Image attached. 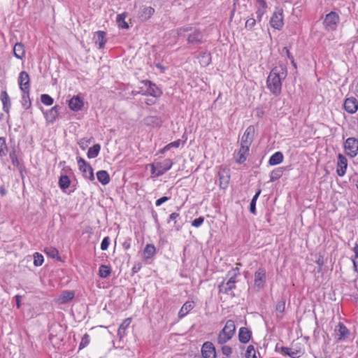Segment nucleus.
Instances as JSON below:
<instances>
[{
  "instance_id": "63",
  "label": "nucleus",
  "mask_w": 358,
  "mask_h": 358,
  "mask_svg": "<svg viewBox=\"0 0 358 358\" xmlns=\"http://www.w3.org/2000/svg\"><path fill=\"white\" fill-rule=\"evenodd\" d=\"M23 106L25 108H29L31 106V103L30 100H26L25 102L23 103Z\"/></svg>"
},
{
  "instance_id": "15",
  "label": "nucleus",
  "mask_w": 358,
  "mask_h": 358,
  "mask_svg": "<svg viewBox=\"0 0 358 358\" xmlns=\"http://www.w3.org/2000/svg\"><path fill=\"white\" fill-rule=\"evenodd\" d=\"M343 107L348 113L354 114L358 110V101L355 97L347 98L344 101Z\"/></svg>"
},
{
  "instance_id": "51",
  "label": "nucleus",
  "mask_w": 358,
  "mask_h": 358,
  "mask_svg": "<svg viewBox=\"0 0 358 358\" xmlns=\"http://www.w3.org/2000/svg\"><path fill=\"white\" fill-rule=\"evenodd\" d=\"M266 8H261V7H259L257 9L256 13H257V16L259 21L261 20L262 16L264 15V14L266 12Z\"/></svg>"
},
{
  "instance_id": "27",
  "label": "nucleus",
  "mask_w": 358,
  "mask_h": 358,
  "mask_svg": "<svg viewBox=\"0 0 358 358\" xmlns=\"http://www.w3.org/2000/svg\"><path fill=\"white\" fill-rule=\"evenodd\" d=\"M143 259L145 260L152 258L156 254V248L153 244H147L143 250Z\"/></svg>"
},
{
  "instance_id": "5",
  "label": "nucleus",
  "mask_w": 358,
  "mask_h": 358,
  "mask_svg": "<svg viewBox=\"0 0 358 358\" xmlns=\"http://www.w3.org/2000/svg\"><path fill=\"white\" fill-rule=\"evenodd\" d=\"M233 273L231 276L229 278L226 283L222 282L220 285V292L224 293H228L236 287V278L239 274V268L238 267L234 268L231 271ZM231 271L229 272L230 274Z\"/></svg>"
},
{
  "instance_id": "52",
  "label": "nucleus",
  "mask_w": 358,
  "mask_h": 358,
  "mask_svg": "<svg viewBox=\"0 0 358 358\" xmlns=\"http://www.w3.org/2000/svg\"><path fill=\"white\" fill-rule=\"evenodd\" d=\"M170 199V197H168V196H162L159 199H158L156 202H155V205L156 206H161L162 203H164V202L169 201Z\"/></svg>"
},
{
  "instance_id": "41",
  "label": "nucleus",
  "mask_w": 358,
  "mask_h": 358,
  "mask_svg": "<svg viewBox=\"0 0 358 358\" xmlns=\"http://www.w3.org/2000/svg\"><path fill=\"white\" fill-rule=\"evenodd\" d=\"M245 357L246 358H257V352L252 345L248 346Z\"/></svg>"
},
{
  "instance_id": "21",
  "label": "nucleus",
  "mask_w": 358,
  "mask_h": 358,
  "mask_svg": "<svg viewBox=\"0 0 358 358\" xmlns=\"http://www.w3.org/2000/svg\"><path fill=\"white\" fill-rule=\"evenodd\" d=\"M59 107L55 106L50 110L44 113L45 120L50 123L54 122L59 116Z\"/></svg>"
},
{
  "instance_id": "60",
  "label": "nucleus",
  "mask_w": 358,
  "mask_h": 358,
  "mask_svg": "<svg viewBox=\"0 0 358 358\" xmlns=\"http://www.w3.org/2000/svg\"><path fill=\"white\" fill-rule=\"evenodd\" d=\"M255 205H256V202L251 201L250 204V211L253 213L255 211Z\"/></svg>"
},
{
  "instance_id": "30",
  "label": "nucleus",
  "mask_w": 358,
  "mask_h": 358,
  "mask_svg": "<svg viewBox=\"0 0 358 358\" xmlns=\"http://www.w3.org/2000/svg\"><path fill=\"white\" fill-rule=\"evenodd\" d=\"M97 180L103 185L110 182V178L106 171L101 170L96 172Z\"/></svg>"
},
{
  "instance_id": "31",
  "label": "nucleus",
  "mask_w": 358,
  "mask_h": 358,
  "mask_svg": "<svg viewBox=\"0 0 358 358\" xmlns=\"http://www.w3.org/2000/svg\"><path fill=\"white\" fill-rule=\"evenodd\" d=\"M284 159L283 155L281 152H276L271 156L268 160V164L271 166H275L282 162Z\"/></svg>"
},
{
  "instance_id": "47",
  "label": "nucleus",
  "mask_w": 358,
  "mask_h": 358,
  "mask_svg": "<svg viewBox=\"0 0 358 358\" xmlns=\"http://www.w3.org/2000/svg\"><path fill=\"white\" fill-rule=\"evenodd\" d=\"M180 143H181V140L178 139L173 142H171V143L167 144L166 146L168 148V150H169L173 148H179L180 145Z\"/></svg>"
},
{
  "instance_id": "9",
  "label": "nucleus",
  "mask_w": 358,
  "mask_h": 358,
  "mask_svg": "<svg viewBox=\"0 0 358 358\" xmlns=\"http://www.w3.org/2000/svg\"><path fill=\"white\" fill-rule=\"evenodd\" d=\"M280 352L284 355H287L291 358H299L304 353L303 348L292 343L291 347H282Z\"/></svg>"
},
{
  "instance_id": "4",
  "label": "nucleus",
  "mask_w": 358,
  "mask_h": 358,
  "mask_svg": "<svg viewBox=\"0 0 358 358\" xmlns=\"http://www.w3.org/2000/svg\"><path fill=\"white\" fill-rule=\"evenodd\" d=\"M270 24L275 29L280 30L284 25L283 9L282 8H275L270 19Z\"/></svg>"
},
{
  "instance_id": "35",
  "label": "nucleus",
  "mask_w": 358,
  "mask_h": 358,
  "mask_svg": "<svg viewBox=\"0 0 358 358\" xmlns=\"http://www.w3.org/2000/svg\"><path fill=\"white\" fill-rule=\"evenodd\" d=\"M44 252L51 258H57L58 260L61 259L58 250L54 247L50 246L45 248Z\"/></svg>"
},
{
  "instance_id": "45",
  "label": "nucleus",
  "mask_w": 358,
  "mask_h": 358,
  "mask_svg": "<svg viewBox=\"0 0 358 358\" xmlns=\"http://www.w3.org/2000/svg\"><path fill=\"white\" fill-rule=\"evenodd\" d=\"M7 148L6 139L0 137V156L5 155V150Z\"/></svg>"
},
{
  "instance_id": "54",
  "label": "nucleus",
  "mask_w": 358,
  "mask_h": 358,
  "mask_svg": "<svg viewBox=\"0 0 358 358\" xmlns=\"http://www.w3.org/2000/svg\"><path fill=\"white\" fill-rule=\"evenodd\" d=\"M352 262L355 271L358 272V255L353 257Z\"/></svg>"
},
{
  "instance_id": "62",
  "label": "nucleus",
  "mask_w": 358,
  "mask_h": 358,
  "mask_svg": "<svg viewBox=\"0 0 358 358\" xmlns=\"http://www.w3.org/2000/svg\"><path fill=\"white\" fill-rule=\"evenodd\" d=\"M0 194L1 196H5L6 194V189L4 185H1L0 187Z\"/></svg>"
},
{
  "instance_id": "42",
  "label": "nucleus",
  "mask_w": 358,
  "mask_h": 358,
  "mask_svg": "<svg viewBox=\"0 0 358 358\" xmlns=\"http://www.w3.org/2000/svg\"><path fill=\"white\" fill-rule=\"evenodd\" d=\"M43 257L41 254L38 253V252H35L34 254V264L36 266H40L43 264Z\"/></svg>"
},
{
  "instance_id": "57",
  "label": "nucleus",
  "mask_w": 358,
  "mask_h": 358,
  "mask_svg": "<svg viewBox=\"0 0 358 358\" xmlns=\"http://www.w3.org/2000/svg\"><path fill=\"white\" fill-rule=\"evenodd\" d=\"M283 50L285 52V53H286L287 57L289 58V59H292V58L294 57L292 55V54H291V52L289 51V49L287 47H285L283 48Z\"/></svg>"
},
{
  "instance_id": "40",
  "label": "nucleus",
  "mask_w": 358,
  "mask_h": 358,
  "mask_svg": "<svg viewBox=\"0 0 358 358\" xmlns=\"http://www.w3.org/2000/svg\"><path fill=\"white\" fill-rule=\"evenodd\" d=\"M90 343V338L88 334H85L81 338L80 343L79 344V350H83L85 347H87Z\"/></svg>"
},
{
  "instance_id": "38",
  "label": "nucleus",
  "mask_w": 358,
  "mask_h": 358,
  "mask_svg": "<svg viewBox=\"0 0 358 358\" xmlns=\"http://www.w3.org/2000/svg\"><path fill=\"white\" fill-rule=\"evenodd\" d=\"M284 168L279 167L271 172V181L274 182L276 180L279 179L283 174Z\"/></svg>"
},
{
  "instance_id": "33",
  "label": "nucleus",
  "mask_w": 358,
  "mask_h": 358,
  "mask_svg": "<svg viewBox=\"0 0 358 358\" xmlns=\"http://www.w3.org/2000/svg\"><path fill=\"white\" fill-rule=\"evenodd\" d=\"M59 187L63 191L68 189L71 185V180L66 175H62L59 178Z\"/></svg>"
},
{
  "instance_id": "29",
  "label": "nucleus",
  "mask_w": 358,
  "mask_h": 358,
  "mask_svg": "<svg viewBox=\"0 0 358 358\" xmlns=\"http://www.w3.org/2000/svg\"><path fill=\"white\" fill-rule=\"evenodd\" d=\"M13 53L15 57L22 59L25 56L24 45L22 43H16L13 48Z\"/></svg>"
},
{
  "instance_id": "22",
  "label": "nucleus",
  "mask_w": 358,
  "mask_h": 358,
  "mask_svg": "<svg viewBox=\"0 0 358 358\" xmlns=\"http://www.w3.org/2000/svg\"><path fill=\"white\" fill-rule=\"evenodd\" d=\"M335 332L338 340H344L349 334V331L347 327L341 322L336 327Z\"/></svg>"
},
{
  "instance_id": "10",
  "label": "nucleus",
  "mask_w": 358,
  "mask_h": 358,
  "mask_svg": "<svg viewBox=\"0 0 358 358\" xmlns=\"http://www.w3.org/2000/svg\"><path fill=\"white\" fill-rule=\"evenodd\" d=\"M344 150L347 155L355 157L358 153V140L355 138H348L344 143Z\"/></svg>"
},
{
  "instance_id": "56",
  "label": "nucleus",
  "mask_w": 358,
  "mask_h": 358,
  "mask_svg": "<svg viewBox=\"0 0 358 358\" xmlns=\"http://www.w3.org/2000/svg\"><path fill=\"white\" fill-rule=\"evenodd\" d=\"M179 217V214L177 213H173L170 215V221L176 222V219Z\"/></svg>"
},
{
  "instance_id": "25",
  "label": "nucleus",
  "mask_w": 358,
  "mask_h": 358,
  "mask_svg": "<svg viewBox=\"0 0 358 358\" xmlns=\"http://www.w3.org/2000/svg\"><path fill=\"white\" fill-rule=\"evenodd\" d=\"M194 306L193 301H186L179 310L178 317L182 318L186 316L194 308Z\"/></svg>"
},
{
  "instance_id": "2",
  "label": "nucleus",
  "mask_w": 358,
  "mask_h": 358,
  "mask_svg": "<svg viewBox=\"0 0 358 358\" xmlns=\"http://www.w3.org/2000/svg\"><path fill=\"white\" fill-rule=\"evenodd\" d=\"M236 331L235 322L232 320L226 322L224 328L219 333L217 336V343L224 344L231 339Z\"/></svg>"
},
{
  "instance_id": "23",
  "label": "nucleus",
  "mask_w": 358,
  "mask_h": 358,
  "mask_svg": "<svg viewBox=\"0 0 358 358\" xmlns=\"http://www.w3.org/2000/svg\"><path fill=\"white\" fill-rule=\"evenodd\" d=\"M74 292L72 291H64L57 299L56 302L59 304H64L71 301L74 298Z\"/></svg>"
},
{
  "instance_id": "34",
  "label": "nucleus",
  "mask_w": 358,
  "mask_h": 358,
  "mask_svg": "<svg viewBox=\"0 0 358 358\" xmlns=\"http://www.w3.org/2000/svg\"><path fill=\"white\" fill-rule=\"evenodd\" d=\"M255 133V129L252 126H249L245 131L243 135L241 137L242 141L252 142L253 141Z\"/></svg>"
},
{
  "instance_id": "39",
  "label": "nucleus",
  "mask_w": 358,
  "mask_h": 358,
  "mask_svg": "<svg viewBox=\"0 0 358 358\" xmlns=\"http://www.w3.org/2000/svg\"><path fill=\"white\" fill-rule=\"evenodd\" d=\"M155 13V9L150 6L145 7L141 15L143 20L149 19Z\"/></svg>"
},
{
  "instance_id": "64",
  "label": "nucleus",
  "mask_w": 358,
  "mask_h": 358,
  "mask_svg": "<svg viewBox=\"0 0 358 358\" xmlns=\"http://www.w3.org/2000/svg\"><path fill=\"white\" fill-rule=\"evenodd\" d=\"M352 250L355 252V256H357L358 255V244L357 243H356L354 245Z\"/></svg>"
},
{
  "instance_id": "20",
  "label": "nucleus",
  "mask_w": 358,
  "mask_h": 358,
  "mask_svg": "<svg viewBox=\"0 0 358 358\" xmlns=\"http://www.w3.org/2000/svg\"><path fill=\"white\" fill-rule=\"evenodd\" d=\"M0 100L2 103V108L3 111L9 114L11 108V101L9 95L7 92L3 90L0 93Z\"/></svg>"
},
{
  "instance_id": "18",
  "label": "nucleus",
  "mask_w": 358,
  "mask_h": 358,
  "mask_svg": "<svg viewBox=\"0 0 358 358\" xmlns=\"http://www.w3.org/2000/svg\"><path fill=\"white\" fill-rule=\"evenodd\" d=\"M220 186L221 188L225 189L228 187L230 180V175L228 170L222 169L218 172Z\"/></svg>"
},
{
  "instance_id": "1",
  "label": "nucleus",
  "mask_w": 358,
  "mask_h": 358,
  "mask_svg": "<svg viewBox=\"0 0 358 358\" xmlns=\"http://www.w3.org/2000/svg\"><path fill=\"white\" fill-rule=\"evenodd\" d=\"M287 76V69L283 64H279L272 69L266 79V87L272 94L278 96L281 94L282 81Z\"/></svg>"
},
{
  "instance_id": "53",
  "label": "nucleus",
  "mask_w": 358,
  "mask_h": 358,
  "mask_svg": "<svg viewBox=\"0 0 358 358\" xmlns=\"http://www.w3.org/2000/svg\"><path fill=\"white\" fill-rule=\"evenodd\" d=\"M252 144V142L245 141L241 140V147L248 149L250 150V145Z\"/></svg>"
},
{
  "instance_id": "3",
  "label": "nucleus",
  "mask_w": 358,
  "mask_h": 358,
  "mask_svg": "<svg viewBox=\"0 0 358 358\" xmlns=\"http://www.w3.org/2000/svg\"><path fill=\"white\" fill-rule=\"evenodd\" d=\"M173 163L171 159H166L163 162L151 164V173L154 177L162 176L170 170Z\"/></svg>"
},
{
  "instance_id": "6",
  "label": "nucleus",
  "mask_w": 358,
  "mask_h": 358,
  "mask_svg": "<svg viewBox=\"0 0 358 358\" xmlns=\"http://www.w3.org/2000/svg\"><path fill=\"white\" fill-rule=\"evenodd\" d=\"M339 21L340 17L338 14L334 11H331L326 15L323 24L327 30L334 31L336 29Z\"/></svg>"
},
{
  "instance_id": "14",
  "label": "nucleus",
  "mask_w": 358,
  "mask_h": 358,
  "mask_svg": "<svg viewBox=\"0 0 358 358\" xmlns=\"http://www.w3.org/2000/svg\"><path fill=\"white\" fill-rule=\"evenodd\" d=\"M201 354L203 358H215L216 351L213 344L210 342H206L201 348Z\"/></svg>"
},
{
  "instance_id": "26",
  "label": "nucleus",
  "mask_w": 358,
  "mask_h": 358,
  "mask_svg": "<svg viewBox=\"0 0 358 358\" xmlns=\"http://www.w3.org/2000/svg\"><path fill=\"white\" fill-rule=\"evenodd\" d=\"M132 321L131 317H127L124 319L122 322L120 324L118 329H117V336L121 339L123 337H124L127 334L126 330L130 325L131 322Z\"/></svg>"
},
{
  "instance_id": "61",
  "label": "nucleus",
  "mask_w": 358,
  "mask_h": 358,
  "mask_svg": "<svg viewBox=\"0 0 358 358\" xmlns=\"http://www.w3.org/2000/svg\"><path fill=\"white\" fill-rule=\"evenodd\" d=\"M203 222V217H199V218H196L195 219L192 224H202V222Z\"/></svg>"
},
{
  "instance_id": "37",
  "label": "nucleus",
  "mask_w": 358,
  "mask_h": 358,
  "mask_svg": "<svg viewBox=\"0 0 358 358\" xmlns=\"http://www.w3.org/2000/svg\"><path fill=\"white\" fill-rule=\"evenodd\" d=\"M101 150V145L99 144H95L92 147L90 148L87 152V157L93 159L99 155Z\"/></svg>"
},
{
  "instance_id": "46",
  "label": "nucleus",
  "mask_w": 358,
  "mask_h": 358,
  "mask_svg": "<svg viewBox=\"0 0 358 358\" xmlns=\"http://www.w3.org/2000/svg\"><path fill=\"white\" fill-rule=\"evenodd\" d=\"M110 244V238L108 236L105 237L101 243V249L102 250H106Z\"/></svg>"
},
{
  "instance_id": "36",
  "label": "nucleus",
  "mask_w": 358,
  "mask_h": 358,
  "mask_svg": "<svg viewBox=\"0 0 358 358\" xmlns=\"http://www.w3.org/2000/svg\"><path fill=\"white\" fill-rule=\"evenodd\" d=\"M111 273V268L110 266L102 264L99 269V275L102 278H108Z\"/></svg>"
},
{
  "instance_id": "19",
  "label": "nucleus",
  "mask_w": 358,
  "mask_h": 358,
  "mask_svg": "<svg viewBox=\"0 0 358 358\" xmlns=\"http://www.w3.org/2000/svg\"><path fill=\"white\" fill-rule=\"evenodd\" d=\"M249 152L250 150L244 148V147H240L239 150L234 153V158L235 159L236 162L238 164L244 163L247 159Z\"/></svg>"
},
{
  "instance_id": "32",
  "label": "nucleus",
  "mask_w": 358,
  "mask_h": 358,
  "mask_svg": "<svg viewBox=\"0 0 358 358\" xmlns=\"http://www.w3.org/2000/svg\"><path fill=\"white\" fill-rule=\"evenodd\" d=\"M96 35L97 38L96 43L98 44L99 48H103L106 43V32L103 31H98L96 32Z\"/></svg>"
},
{
  "instance_id": "50",
  "label": "nucleus",
  "mask_w": 358,
  "mask_h": 358,
  "mask_svg": "<svg viewBox=\"0 0 358 358\" xmlns=\"http://www.w3.org/2000/svg\"><path fill=\"white\" fill-rule=\"evenodd\" d=\"M256 24V20L253 17H250L245 22V27L246 28H252Z\"/></svg>"
},
{
  "instance_id": "24",
  "label": "nucleus",
  "mask_w": 358,
  "mask_h": 358,
  "mask_svg": "<svg viewBox=\"0 0 358 358\" xmlns=\"http://www.w3.org/2000/svg\"><path fill=\"white\" fill-rule=\"evenodd\" d=\"M252 333L246 327H241L238 331V339L242 343H247L251 338Z\"/></svg>"
},
{
  "instance_id": "7",
  "label": "nucleus",
  "mask_w": 358,
  "mask_h": 358,
  "mask_svg": "<svg viewBox=\"0 0 358 358\" xmlns=\"http://www.w3.org/2000/svg\"><path fill=\"white\" fill-rule=\"evenodd\" d=\"M266 283V271L264 267H259L254 273V286L258 290L262 289Z\"/></svg>"
},
{
  "instance_id": "55",
  "label": "nucleus",
  "mask_w": 358,
  "mask_h": 358,
  "mask_svg": "<svg viewBox=\"0 0 358 358\" xmlns=\"http://www.w3.org/2000/svg\"><path fill=\"white\" fill-rule=\"evenodd\" d=\"M256 1L259 5V7L267 8V3L266 0H256Z\"/></svg>"
},
{
  "instance_id": "11",
  "label": "nucleus",
  "mask_w": 358,
  "mask_h": 358,
  "mask_svg": "<svg viewBox=\"0 0 358 358\" xmlns=\"http://www.w3.org/2000/svg\"><path fill=\"white\" fill-rule=\"evenodd\" d=\"M18 85L20 90L29 96L30 92V78L27 72L21 71L19 74Z\"/></svg>"
},
{
  "instance_id": "28",
  "label": "nucleus",
  "mask_w": 358,
  "mask_h": 358,
  "mask_svg": "<svg viewBox=\"0 0 358 358\" xmlns=\"http://www.w3.org/2000/svg\"><path fill=\"white\" fill-rule=\"evenodd\" d=\"M127 17V13L126 12L118 14L117 15L116 23L119 28L122 29H128L129 28L128 23L125 20Z\"/></svg>"
},
{
  "instance_id": "58",
  "label": "nucleus",
  "mask_w": 358,
  "mask_h": 358,
  "mask_svg": "<svg viewBox=\"0 0 358 358\" xmlns=\"http://www.w3.org/2000/svg\"><path fill=\"white\" fill-rule=\"evenodd\" d=\"M20 299H21V296L20 295H16L15 296L16 306H17V308H20V306H21Z\"/></svg>"
},
{
  "instance_id": "8",
  "label": "nucleus",
  "mask_w": 358,
  "mask_h": 358,
  "mask_svg": "<svg viewBox=\"0 0 358 358\" xmlns=\"http://www.w3.org/2000/svg\"><path fill=\"white\" fill-rule=\"evenodd\" d=\"M77 163L79 170L83 173V176L91 181L94 180V176L91 165L82 157L77 158Z\"/></svg>"
},
{
  "instance_id": "44",
  "label": "nucleus",
  "mask_w": 358,
  "mask_h": 358,
  "mask_svg": "<svg viewBox=\"0 0 358 358\" xmlns=\"http://www.w3.org/2000/svg\"><path fill=\"white\" fill-rule=\"evenodd\" d=\"M10 158L13 166H18L20 165V162L18 160L17 155L15 150H13L10 153Z\"/></svg>"
},
{
  "instance_id": "17",
  "label": "nucleus",
  "mask_w": 358,
  "mask_h": 358,
  "mask_svg": "<svg viewBox=\"0 0 358 358\" xmlns=\"http://www.w3.org/2000/svg\"><path fill=\"white\" fill-rule=\"evenodd\" d=\"M187 41L188 43H202L203 42V35L201 30L195 29L192 33L189 34L187 36Z\"/></svg>"
},
{
  "instance_id": "49",
  "label": "nucleus",
  "mask_w": 358,
  "mask_h": 358,
  "mask_svg": "<svg viewBox=\"0 0 358 358\" xmlns=\"http://www.w3.org/2000/svg\"><path fill=\"white\" fill-rule=\"evenodd\" d=\"M222 352L224 355L229 357L232 353V348L229 345H224L222 347Z\"/></svg>"
},
{
  "instance_id": "43",
  "label": "nucleus",
  "mask_w": 358,
  "mask_h": 358,
  "mask_svg": "<svg viewBox=\"0 0 358 358\" xmlns=\"http://www.w3.org/2000/svg\"><path fill=\"white\" fill-rule=\"evenodd\" d=\"M41 102L45 106H51L54 100L48 94H44L41 96Z\"/></svg>"
},
{
  "instance_id": "48",
  "label": "nucleus",
  "mask_w": 358,
  "mask_h": 358,
  "mask_svg": "<svg viewBox=\"0 0 358 358\" xmlns=\"http://www.w3.org/2000/svg\"><path fill=\"white\" fill-rule=\"evenodd\" d=\"M275 309L280 313H283L285 309V303L284 301H278L276 304Z\"/></svg>"
},
{
  "instance_id": "12",
  "label": "nucleus",
  "mask_w": 358,
  "mask_h": 358,
  "mask_svg": "<svg viewBox=\"0 0 358 358\" xmlns=\"http://www.w3.org/2000/svg\"><path fill=\"white\" fill-rule=\"evenodd\" d=\"M68 105L71 110L78 112L84 107V101L79 95H74L69 99Z\"/></svg>"
},
{
  "instance_id": "13",
  "label": "nucleus",
  "mask_w": 358,
  "mask_h": 358,
  "mask_svg": "<svg viewBox=\"0 0 358 358\" xmlns=\"http://www.w3.org/2000/svg\"><path fill=\"white\" fill-rule=\"evenodd\" d=\"M348 168V160L342 154H338L336 164V173L340 177H343Z\"/></svg>"
},
{
  "instance_id": "59",
  "label": "nucleus",
  "mask_w": 358,
  "mask_h": 358,
  "mask_svg": "<svg viewBox=\"0 0 358 358\" xmlns=\"http://www.w3.org/2000/svg\"><path fill=\"white\" fill-rule=\"evenodd\" d=\"M141 266L140 264L138 265H135L134 266H133L131 271H132V273H136L137 272H138L141 269Z\"/></svg>"
},
{
  "instance_id": "16",
  "label": "nucleus",
  "mask_w": 358,
  "mask_h": 358,
  "mask_svg": "<svg viewBox=\"0 0 358 358\" xmlns=\"http://www.w3.org/2000/svg\"><path fill=\"white\" fill-rule=\"evenodd\" d=\"M144 83L148 87L146 91L147 94L155 98L159 97L162 95V90L155 84L149 80L145 81Z\"/></svg>"
}]
</instances>
